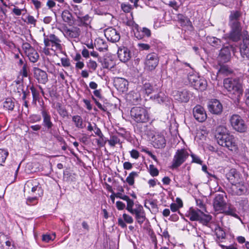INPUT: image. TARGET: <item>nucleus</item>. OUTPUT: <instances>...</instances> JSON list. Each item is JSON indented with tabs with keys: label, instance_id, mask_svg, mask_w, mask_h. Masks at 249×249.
<instances>
[{
	"label": "nucleus",
	"instance_id": "37998d69",
	"mask_svg": "<svg viewBox=\"0 0 249 249\" xmlns=\"http://www.w3.org/2000/svg\"><path fill=\"white\" fill-rule=\"evenodd\" d=\"M138 174L136 172H132L130 173L128 176L126 178L125 181L130 186H132L134 184V178L137 177Z\"/></svg>",
	"mask_w": 249,
	"mask_h": 249
},
{
	"label": "nucleus",
	"instance_id": "5fc2aeb1",
	"mask_svg": "<svg viewBox=\"0 0 249 249\" xmlns=\"http://www.w3.org/2000/svg\"><path fill=\"white\" fill-rule=\"evenodd\" d=\"M191 156L192 158V162H193L196 163L200 164V165L202 164L203 161H202V160H200V159L199 158V157L198 156H197L194 154H192L191 155Z\"/></svg>",
	"mask_w": 249,
	"mask_h": 249
},
{
	"label": "nucleus",
	"instance_id": "a211bd4d",
	"mask_svg": "<svg viewBox=\"0 0 249 249\" xmlns=\"http://www.w3.org/2000/svg\"><path fill=\"white\" fill-rule=\"evenodd\" d=\"M226 176L231 185L241 181V175L235 169H231Z\"/></svg>",
	"mask_w": 249,
	"mask_h": 249
},
{
	"label": "nucleus",
	"instance_id": "338daca9",
	"mask_svg": "<svg viewBox=\"0 0 249 249\" xmlns=\"http://www.w3.org/2000/svg\"><path fill=\"white\" fill-rule=\"evenodd\" d=\"M116 207L118 210H123L125 207V205L123 202L118 201L116 202Z\"/></svg>",
	"mask_w": 249,
	"mask_h": 249
},
{
	"label": "nucleus",
	"instance_id": "864d4df0",
	"mask_svg": "<svg viewBox=\"0 0 249 249\" xmlns=\"http://www.w3.org/2000/svg\"><path fill=\"white\" fill-rule=\"evenodd\" d=\"M91 98L94 101L99 108L105 112L107 111V108L105 106H103L93 96H92Z\"/></svg>",
	"mask_w": 249,
	"mask_h": 249
},
{
	"label": "nucleus",
	"instance_id": "39448f33",
	"mask_svg": "<svg viewBox=\"0 0 249 249\" xmlns=\"http://www.w3.org/2000/svg\"><path fill=\"white\" fill-rule=\"evenodd\" d=\"M234 136L230 133L222 137V139L217 140L218 144L227 148L229 150L236 151L238 148Z\"/></svg>",
	"mask_w": 249,
	"mask_h": 249
},
{
	"label": "nucleus",
	"instance_id": "8fccbe9b",
	"mask_svg": "<svg viewBox=\"0 0 249 249\" xmlns=\"http://www.w3.org/2000/svg\"><path fill=\"white\" fill-rule=\"evenodd\" d=\"M149 172L151 176L152 177H156L158 176L159 174L158 169L153 164H150L149 165Z\"/></svg>",
	"mask_w": 249,
	"mask_h": 249
},
{
	"label": "nucleus",
	"instance_id": "b1692460",
	"mask_svg": "<svg viewBox=\"0 0 249 249\" xmlns=\"http://www.w3.org/2000/svg\"><path fill=\"white\" fill-rule=\"evenodd\" d=\"M140 29V31L137 29V31L134 33L135 37L138 39H142L145 36L149 37L151 36V31L149 29L143 27Z\"/></svg>",
	"mask_w": 249,
	"mask_h": 249
},
{
	"label": "nucleus",
	"instance_id": "680f3d73",
	"mask_svg": "<svg viewBox=\"0 0 249 249\" xmlns=\"http://www.w3.org/2000/svg\"><path fill=\"white\" fill-rule=\"evenodd\" d=\"M99 61L102 63V67L103 68L108 69L109 67V62L107 58H104L101 60V58L99 59Z\"/></svg>",
	"mask_w": 249,
	"mask_h": 249
},
{
	"label": "nucleus",
	"instance_id": "f257e3e1",
	"mask_svg": "<svg viewBox=\"0 0 249 249\" xmlns=\"http://www.w3.org/2000/svg\"><path fill=\"white\" fill-rule=\"evenodd\" d=\"M242 16L240 10H232L230 11L229 18V25L231 31L229 34L230 39L234 42L240 40L242 36V27L240 19Z\"/></svg>",
	"mask_w": 249,
	"mask_h": 249
},
{
	"label": "nucleus",
	"instance_id": "f8f14e48",
	"mask_svg": "<svg viewBox=\"0 0 249 249\" xmlns=\"http://www.w3.org/2000/svg\"><path fill=\"white\" fill-rule=\"evenodd\" d=\"M208 108L211 113L220 115L222 112L223 106L219 100L213 99L208 102Z\"/></svg>",
	"mask_w": 249,
	"mask_h": 249
},
{
	"label": "nucleus",
	"instance_id": "f03ea898",
	"mask_svg": "<svg viewBox=\"0 0 249 249\" xmlns=\"http://www.w3.org/2000/svg\"><path fill=\"white\" fill-rule=\"evenodd\" d=\"M223 85L229 96L239 102L244 91L242 81L239 78H228L224 80Z\"/></svg>",
	"mask_w": 249,
	"mask_h": 249
},
{
	"label": "nucleus",
	"instance_id": "9d476101",
	"mask_svg": "<svg viewBox=\"0 0 249 249\" xmlns=\"http://www.w3.org/2000/svg\"><path fill=\"white\" fill-rule=\"evenodd\" d=\"M159 58L158 55L155 53H152L146 55L145 65L147 70L154 71L159 64Z\"/></svg>",
	"mask_w": 249,
	"mask_h": 249
},
{
	"label": "nucleus",
	"instance_id": "423d86ee",
	"mask_svg": "<svg viewBox=\"0 0 249 249\" xmlns=\"http://www.w3.org/2000/svg\"><path fill=\"white\" fill-rule=\"evenodd\" d=\"M230 124L235 131L244 133L247 131V126L242 117L238 114H233L230 118Z\"/></svg>",
	"mask_w": 249,
	"mask_h": 249
},
{
	"label": "nucleus",
	"instance_id": "c03bdc74",
	"mask_svg": "<svg viewBox=\"0 0 249 249\" xmlns=\"http://www.w3.org/2000/svg\"><path fill=\"white\" fill-rule=\"evenodd\" d=\"M30 90H31V92L33 96V101L35 103H36L37 101H38L39 99V93L37 90L32 86L30 87Z\"/></svg>",
	"mask_w": 249,
	"mask_h": 249
},
{
	"label": "nucleus",
	"instance_id": "6ab92c4d",
	"mask_svg": "<svg viewBox=\"0 0 249 249\" xmlns=\"http://www.w3.org/2000/svg\"><path fill=\"white\" fill-rule=\"evenodd\" d=\"M174 94L175 99L181 103H187L189 100V91L186 89H183L180 91H175Z\"/></svg>",
	"mask_w": 249,
	"mask_h": 249
},
{
	"label": "nucleus",
	"instance_id": "c85d7f7f",
	"mask_svg": "<svg viewBox=\"0 0 249 249\" xmlns=\"http://www.w3.org/2000/svg\"><path fill=\"white\" fill-rule=\"evenodd\" d=\"M116 197L117 198H119L121 199H123L124 201H126L127 202V204H128V202L131 201V199H130L128 196L124 195L120 192H118L117 193H115L113 192L111 196H110V199L112 202L114 203L115 201V198Z\"/></svg>",
	"mask_w": 249,
	"mask_h": 249
},
{
	"label": "nucleus",
	"instance_id": "ea45409f",
	"mask_svg": "<svg viewBox=\"0 0 249 249\" xmlns=\"http://www.w3.org/2000/svg\"><path fill=\"white\" fill-rule=\"evenodd\" d=\"M9 155V152L7 149H0V166H3V163L5 162Z\"/></svg>",
	"mask_w": 249,
	"mask_h": 249
},
{
	"label": "nucleus",
	"instance_id": "e2e57ef3",
	"mask_svg": "<svg viewBox=\"0 0 249 249\" xmlns=\"http://www.w3.org/2000/svg\"><path fill=\"white\" fill-rule=\"evenodd\" d=\"M20 72L23 77H27L28 76L27 66L26 64L23 65Z\"/></svg>",
	"mask_w": 249,
	"mask_h": 249
},
{
	"label": "nucleus",
	"instance_id": "20e7f679",
	"mask_svg": "<svg viewBox=\"0 0 249 249\" xmlns=\"http://www.w3.org/2000/svg\"><path fill=\"white\" fill-rule=\"evenodd\" d=\"M130 115L132 119L137 123L145 124L150 119L146 109L140 107H132L130 110Z\"/></svg>",
	"mask_w": 249,
	"mask_h": 249
},
{
	"label": "nucleus",
	"instance_id": "393cba45",
	"mask_svg": "<svg viewBox=\"0 0 249 249\" xmlns=\"http://www.w3.org/2000/svg\"><path fill=\"white\" fill-rule=\"evenodd\" d=\"M153 145L156 148H162L166 146V140L163 135H158L153 141Z\"/></svg>",
	"mask_w": 249,
	"mask_h": 249
},
{
	"label": "nucleus",
	"instance_id": "052dcab7",
	"mask_svg": "<svg viewBox=\"0 0 249 249\" xmlns=\"http://www.w3.org/2000/svg\"><path fill=\"white\" fill-rule=\"evenodd\" d=\"M222 212L224 213L225 214H226L227 215H232L236 218L238 217V215L234 213L233 210L230 208H229L228 210H226L225 209L224 211H222Z\"/></svg>",
	"mask_w": 249,
	"mask_h": 249
},
{
	"label": "nucleus",
	"instance_id": "cd10ccee",
	"mask_svg": "<svg viewBox=\"0 0 249 249\" xmlns=\"http://www.w3.org/2000/svg\"><path fill=\"white\" fill-rule=\"evenodd\" d=\"M94 46L96 49L100 52L104 51V50H107L108 48V46L106 41L100 38H98L95 40Z\"/></svg>",
	"mask_w": 249,
	"mask_h": 249
},
{
	"label": "nucleus",
	"instance_id": "473e14b6",
	"mask_svg": "<svg viewBox=\"0 0 249 249\" xmlns=\"http://www.w3.org/2000/svg\"><path fill=\"white\" fill-rule=\"evenodd\" d=\"M207 40L211 45L216 48H219L222 44L221 40L214 36L207 37Z\"/></svg>",
	"mask_w": 249,
	"mask_h": 249
},
{
	"label": "nucleus",
	"instance_id": "7ed1b4c3",
	"mask_svg": "<svg viewBox=\"0 0 249 249\" xmlns=\"http://www.w3.org/2000/svg\"><path fill=\"white\" fill-rule=\"evenodd\" d=\"M134 205V200L131 199L130 201L128 202L126 209L132 214L135 215L136 222L141 226L146 219L145 212L141 205L136 204V208L133 209Z\"/></svg>",
	"mask_w": 249,
	"mask_h": 249
},
{
	"label": "nucleus",
	"instance_id": "2f4dec72",
	"mask_svg": "<svg viewBox=\"0 0 249 249\" xmlns=\"http://www.w3.org/2000/svg\"><path fill=\"white\" fill-rule=\"evenodd\" d=\"M49 40L52 43V46H55L56 49H61L60 40L54 34H51L49 36Z\"/></svg>",
	"mask_w": 249,
	"mask_h": 249
},
{
	"label": "nucleus",
	"instance_id": "79ce46f5",
	"mask_svg": "<svg viewBox=\"0 0 249 249\" xmlns=\"http://www.w3.org/2000/svg\"><path fill=\"white\" fill-rule=\"evenodd\" d=\"M57 110L59 114L63 118L68 116V112L65 108L62 107L60 103H57L56 105Z\"/></svg>",
	"mask_w": 249,
	"mask_h": 249
},
{
	"label": "nucleus",
	"instance_id": "f704fd0d",
	"mask_svg": "<svg viewBox=\"0 0 249 249\" xmlns=\"http://www.w3.org/2000/svg\"><path fill=\"white\" fill-rule=\"evenodd\" d=\"M63 20L70 25L72 24V16L71 14L67 10L63 11L61 14Z\"/></svg>",
	"mask_w": 249,
	"mask_h": 249
},
{
	"label": "nucleus",
	"instance_id": "c9c22d12",
	"mask_svg": "<svg viewBox=\"0 0 249 249\" xmlns=\"http://www.w3.org/2000/svg\"><path fill=\"white\" fill-rule=\"evenodd\" d=\"M72 121L74 123V124L76 127L80 129L84 128L85 125L83 124V121L80 116H73L72 117Z\"/></svg>",
	"mask_w": 249,
	"mask_h": 249
},
{
	"label": "nucleus",
	"instance_id": "dca6fc26",
	"mask_svg": "<svg viewBox=\"0 0 249 249\" xmlns=\"http://www.w3.org/2000/svg\"><path fill=\"white\" fill-rule=\"evenodd\" d=\"M193 115L199 122H204L207 118L204 108L200 105H197L193 108Z\"/></svg>",
	"mask_w": 249,
	"mask_h": 249
},
{
	"label": "nucleus",
	"instance_id": "0eeeda50",
	"mask_svg": "<svg viewBox=\"0 0 249 249\" xmlns=\"http://www.w3.org/2000/svg\"><path fill=\"white\" fill-rule=\"evenodd\" d=\"M188 79L191 86L197 90L202 91L207 88V82L203 78L193 74L189 75Z\"/></svg>",
	"mask_w": 249,
	"mask_h": 249
},
{
	"label": "nucleus",
	"instance_id": "58836bf2",
	"mask_svg": "<svg viewBox=\"0 0 249 249\" xmlns=\"http://www.w3.org/2000/svg\"><path fill=\"white\" fill-rule=\"evenodd\" d=\"M28 56L31 62H36L39 58V54L34 49H31V51L28 53Z\"/></svg>",
	"mask_w": 249,
	"mask_h": 249
},
{
	"label": "nucleus",
	"instance_id": "4c0bfd02",
	"mask_svg": "<svg viewBox=\"0 0 249 249\" xmlns=\"http://www.w3.org/2000/svg\"><path fill=\"white\" fill-rule=\"evenodd\" d=\"M142 89L145 92V93L148 95L155 91L156 89H157L156 88L154 87L149 82H146L145 84H144Z\"/></svg>",
	"mask_w": 249,
	"mask_h": 249
},
{
	"label": "nucleus",
	"instance_id": "c756f323",
	"mask_svg": "<svg viewBox=\"0 0 249 249\" xmlns=\"http://www.w3.org/2000/svg\"><path fill=\"white\" fill-rule=\"evenodd\" d=\"M115 85L123 91L127 88L128 82L124 78H118L115 81Z\"/></svg>",
	"mask_w": 249,
	"mask_h": 249
},
{
	"label": "nucleus",
	"instance_id": "bb28decb",
	"mask_svg": "<svg viewBox=\"0 0 249 249\" xmlns=\"http://www.w3.org/2000/svg\"><path fill=\"white\" fill-rule=\"evenodd\" d=\"M229 131L226 127L223 125H219L217 126L215 130V137L216 140L222 139V137L227 135Z\"/></svg>",
	"mask_w": 249,
	"mask_h": 249
},
{
	"label": "nucleus",
	"instance_id": "69168bd1",
	"mask_svg": "<svg viewBox=\"0 0 249 249\" xmlns=\"http://www.w3.org/2000/svg\"><path fill=\"white\" fill-rule=\"evenodd\" d=\"M42 240L43 241L47 243L50 242L51 240H53L52 236H51L50 234L42 235Z\"/></svg>",
	"mask_w": 249,
	"mask_h": 249
},
{
	"label": "nucleus",
	"instance_id": "6e6d98bb",
	"mask_svg": "<svg viewBox=\"0 0 249 249\" xmlns=\"http://www.w3.org/2000/svg\"><path fill=\"white\" fill-rule=\"evenodd\" d=\"M61 62L64 67H69L71 66L70 60L68 58H61Z\"/></svg>",
	"mask_w": 249,
	"mask_h": 249
},
{
	"label": "nucleus",
	"instance_id": "774afa93",
	"mask_svg": "<svg viewBox=\"0 0 249 249\" xmlns=\"http://www.w3.org/2000/svg\"><path fill=\"white\" fill-rule=\"evenodd\" d=\"M117 134L122 137L125 138L126 134V132L125 129L123 128H120L119 129L118 131L116 132Z\"/></svg>",
	"mask_w": 249,
	"mask_h": 249
},
{
	"label": "nucleus",
	"instance_id": "4d7b16f0",
	"mask_svg": "<svg viewBox=\"0 0 249 249\" xmlns=\"http://www.w3.org/2000/svg\"><path fill=\"white\" fill-rule=\"evenodd\" d=\"M73 6V12L74 13V14L77 17V19L79 18V17L82 16V15L83 14L82 11H80L79 8L78 6L77 5L72 6Z\"/></svg>",
	"mask_w": 249,
	"mask_h": 249
},
{
	"label": "nucleus",
	"instance_id": "4be33fe9",
	"mask_svg": "<svg viewBox=\"0 0 249 249\" xmlns=\"http://www.w3.org/2000/svg\"><path fill=\"white\" fill-rule=\"evenodd\" d=\"M202 211L198 209H195L193 207L189 209L187 211L186 216L189 218L191 221H198L200 216V213Z\"/></svg>",
	"mask_w": 249,
	"mask_h": 249
},
{
	"label": "nucleus",
	"instance_id": "a19ab883",
	"mask_svg": "<svg viewBox=\"0 0 249 249\" xmlns=\"http://www.w3.org/2000/svg\"><path fill=\"white\" fill-rule=\"evenodd\" d=\"M31 185L38 188L39 190H42L39 180L37 179H32L27 181L25 184V187H30Z\"/></svg>",
	"mask_w": 249,
	"mask_h": 249
},
{
	"label": "nucleus",
	"instance_id": "e433bc0d",
	"mask_svg": "<svg viewBox=\"0 0 249 249\" xmlns=\"http://www.w3.org/2000/svg\"><path fill=\"white\" fill-rule=\"evenodd\" d=\"M177 20L180 23L181 26H187L191 24L190 19L187 17L181 14H178L177 16Z\"/></svg>",
	"mask_w": 249,
	"mask_h": 249
},
{
	"label": "nucleus",
	"instance_id": "ddd939ff",
	"mask_svg": "<svg viewBox=\"0 0 249 249\" xmlns=\"http://www.w3.org/2000/svg\"><path fill=\"white\" fill-rule=\"evenodd\" d=\"M224 196L223 194L215 196L213 201V206L215 211L221 212L226 209L227 203L224 199Z\"/></svg>",
	"mask_w": 249,
	"mask_h": 249
},
{
	"label": "nucleus",
	"instance_id": "6e6552de",
	"mask_svg": "<svg viewBox=\"0 0 249 249\" xmlns=\"http://www.w3.org/2000/svg\"><path fill=\"white\" fill-rule=\"evenodd\" d=\"M189 155L188 152L184 149L177 150L172 160L171 168L176 169L179 167L186 161Z\"/></svg>",
	"mask_w": 249,
	"mask_h": 249
},
{
	"label": "nucleus",
	"instance_id": "0e129e2a",
	"mask_svg": "<svg viewBox=\"0 0 249 249\" xmlns=\"http://www.w3.org/2000/svg\"><path fill=\"white\" fill-rule=\"evenodd\" d=\"M130 156L131 157L135 159H137L140 157V153L139 152L133 149L130 152Z\"/></svg>",
	"mask_w": 249,
	"mask_h": 249
},
{
	"label": "nucleus",
	"instance_id": "72a5a7b5",
	"mask_svg": "<svg viewBox=\"0 0 249 249\" xmlns=\"http://www.w3.org/2000/svg\"><path fill=\"white\" fill-rule=\"evenodd\" d=\"M212 217L210 214H206L203 212L201 213H200V216L198 221L203 225H208L211 220H212Z\"/></svg>",
	"mask_w": 249,
	"mask_h": 249
},
{
	"label": "nucleus",
	"instance_id": "bf43d9fd",
	"mask_svg": "<svg viewBox=\"0 0 249 249\" xmlns=\"http://www.w3.org/2000/svg\"><path fill=\"white\" fill-rule=\"evenodd\" d=\"M94 131L95 134L96 135H97L98 136H99L100 139H103V137H104V135H103L102 132H101L100 129L97 127V125L95 124H94Z\"/></svg>",
	"mask_w": 249,
	"mask_h": 249
},
{
	"label": "nucleus",
	"instance_id": "603ef678",
	"mask_svg": "<svg viewBox=\"0 0 249 249\" xmlns=\"http://www.w3.org/2000/svg\"><path fill=\"white\" fill-rule=\"evenodd\" d=\"M121 8L125 13H129L132 9V6L129 4L122 3Z\"/></svg>",
	"mask_w": 249,
	"mask_h": 249
},
{
	"label": "nucleus",
	"instance_id": "4468645a",
	"mask_svg": "<svg viewBox=\"0 0 249 249\" xmlns=\"http://www.w3.org/2000/svg\"><path fill=\"white\" fill-rule=\"evenodd\" d=\"M34 77L38 83L45 84L48 81V74L46 71L37 67L33 68Z\"/></svg>",
	"mask_w": 249,
	"mask_h": 249
},
{
	"label": "nucleus",
	"instance_id": "49530a36",
	"mask_svg": "<svg viewBox=\"0 0 249 249\" xmlns=\"http://www.w3.org/2000/svg\"><path fill=\"white\" fill-rule=\"evenodd\" d=\"M87 66L89 69V71L92 72V71H94L96 70L97 64L95 61L90 59L87 62Z\"/></svg>",
	"mask_w": 249,
	"mask_h": 249
},
{
	"label": "nucleus",
	"instance_id": "9b49d317",
	"mask_svg": "<svg viewBox=\"0 0 249 249\" xmlns=\"http://www.w3.org/2000/svg\"><path fill=\"white\" fill-rule=\"evenodd\" d=\"M230 190L232 195L241 196L248 192V185L244 181H240L231 185Z\"/></svg>",
	"mask_w": 249,
	"mask_h": 249
},
{
	"label": "nucleus",
	"instance_id": "3c124183",
	"mask_svg": "<svg viewBox=\"0 0 249 249\" xmlns=\"http://www.w3.org/2000/svg\"><path fill=\"white\" fill-rule=\"evenodd\" d=\"M30 190L31 189V191L32 193H36V192H37L36 194H37L39 196H40L43 194V190H39V189L37 187H36L34 186H30V187H25V186H24V190Z\"/></svg>",
	"mask_w": 249,
	"mask_h": 249
},
{
	"label": "nucleus",
	"instance_id": "1a4fd4ad",
	"mask_svg": "<svg viewBox=\"0 0 249 249\" xmlns=\"http://www.w3.org/2000/svg\"><path fill=\"white\" fill-rule=\"evenodd\" d=\"M235 53V48L231 45L223 47L220 51L217 57V60L220 65L229 62L231 58V52Z\"/></svg>",
	"mask_w": 249,
	"mask_h": 249
},
{
	"label": "nucleus",
	"instance_id": "7c9ffc66",
	"mask_svg": "<svg viewBox=\"0 0 249 249\" xmlns=\"http://www.w3.org/2000/svg\"><path fill=\"white\" fill-rule=\"evenodd\" d=\"M151 99H153L155 102L161 104L165 102L167 97L163 92H160L153 96H151Z\"/></svg>",
	"mask_w": 249,
	"mask_h": 249
},
{
	"label": "nucleus",
	"instance_id": "a878e982",
	"mask_svg": "<svg viewBox=\"0 0 249 249\" xmlns=\"http://www.w3.org/2000/svg\"><path fill=\"white\" fill-rule=\"evenodd\" d=\"M64 35L70 38H76L80 35V31L78 28H75L74 29H70L65 27L64 28Z\"/></svg>",
	"mask_w": 249,
	"mask_h": 249
},
{
	"label": "nucleus",
	"instance_id": "f3484780",
	"mask_svg": "<svg viewBox=\"0 0 249 249\" xmlns=\"http://www.w3.org/2000/svg\"><path fill=\"white\" fill-rule=\"evenodd\" d=\"M117 54L120 61L123 62H127L131 57L129 50L124 46L119 48Z\"/></svg>",
	"mask_w": 249,
	"mask_h": 249
},
{
	"label": "nucleus",
	"instance_id": "aec40b11",
	"mask_svg": "<svg viewBox=\"0 0 249 249\" xmlns=\"http://www.w3.org/2000/svg\"><path fill=\"white\" fill-rule=\"evenodd\" d=\"M41 114L43 118L42 125L49 131L52 129L53 124L51 121V116L49 113L46 110H41Z\"/></svg>",
	"mask_w": 249,
	"mask_h": 249
},
{
	"label": "nucleus",
	"instance_id": "de8ad7c7",
	"mask_svg": "<svg viewBox=\"0 0 249 249\" xmlns=\"http://www.w3.org/2000/svg\"><path fill=\"white\" fill-rule=\"evenodd\" d=\"M215 234L218 238L224 239L226 237V233L220 227H218L215 230Z\"/></svg>",
	"mask_w": 249,
	"mask_h": 249
},
{
	"label": "nucleus",
	"instance_id": "2eb2a0df",
	"mask_svg": "<svg viewBox=\"0 0 249 249\" xmlns=\"http://www.w3.org/2000/svg\"><path fill=\"white\" fill-rule=\"evenodd\" d=\"M104 33L107 39L111 42H118L120 39L119 32L112 27L106 29Z\"/></svg>",
	"mask_w": 249,
	"mask_h": 249
},
{
	"label": "nucleus",
	"instance_id": "5701e85b",
	"mask_svg": "<svg viewBox=\"0 0 249 249\" xmlns=\"http://www.w3.org/2000/svg\"><path fill=\"white\" fill-rule=\"evenodd\" d=\"M91 20V18L88 14L84 15L83 14L82 16L79 17L76 21L78 26L87 27L90 25Z\"/></svg>",
	"mask_w": 249,
	"mask_h": 249
},
{
	"label": "nucleus",
	"instance_id": "412c9836",
	"mask_svg": "<svg viewBox=\"0 0 249 249\" xmlns=\"http://www.w3.org/2000/svg\"><path fill=\"white\" fill-rule=\"evenodd\" d=\"M239 50L241 56L249 60V43L248 39H243L240 44Z\"/></svg>",
	"mask_w": 249,
	"mask_h": 249
},
{
	"label": "nucleus",
	"instance_id": "09e8293b",
	"mask_svg": "<svg viewBox=\"0 0 249 249\" xmlns=\"http://www.w3.org/2000/svg\"><path fill=\"white\" fill-rule=\"evenodd\" d=\"M108 142L111 146H114L116 144L120 142V140L117 136L112 135L110 137V140Z\"/></svg>",
	"mask_w": 249,
	"mask_h": 249
},
{
	"label": "nucleus",
	"instance_id": "13d9d810",
	"mask_svg": "<svg viewBox=\"0 0 249 249\" xmlns=\"http://www.w3.org/2000/svg\"><path fill=\"white\" fill-rule=\"evenodd\" d=\"M123 217L124 221L128 224H131L133 222V219L132 217L127 214L124 213L123 214Z\"/></svg>",
	"mask_w": 249,
	"mask_h": 249
},
{
	"label": "nucleus",
	"instance_id": "a18cd8bd",
	"mask_svg": "<svg viewBox=\"0 0 249 249\" xmlns=\"http://www.w3.org/2000/svg\"><path fill=\"white\" fill-rule=\"evenodd\" d=\"M15 107L14 103L11 99H7L3 103L4 108L9 110H13Z\"/></svg>",
	"mask_w": 249,
	"mask_h": 249
}]
</instances>
